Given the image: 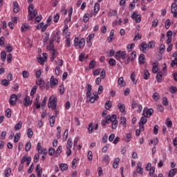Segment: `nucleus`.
<instances>
[{
	"label": "nucleus",
	"instance_id": "5",
	"mask_svg": "<svg viewBox=\"0 0 177 177\" xmlns=\"http://www.w3.org/2000/svg\"><path fill=\"white\" fill-rule=\"evenodd\" d=\"M73 16V7H71L68 11V18H66L64 20V30H68V26L67 24H68V23H70V21H71V17Z\"/></svg>",
	"mask_w": 177,
	"mask_h": 177
},
{
	"label": "nucleus",
	"instance_id": "62",
	"mask_svg": "<svg viewBox=\"0 0 177 177\" xmlns=\"http://www.w3.org/2000/svg\"><path fill=\"white\" fill-rule=\"evenodd\" d=\"M102 161L104 162H106V164H109V162H110V161L109 160V155L104 156Z\"/></svg>",
	"mask_w": 177,
	"mask_h": 177
},
{
	"label": "nucleus",
	"instance_id": "12",
	"mask_svg": "<svg viewBox=\"0 0 177 177\" xmlns=\"http://www.w3.org/2000/svg\"><path fill=\"white\" fill-rule=\"evenodd\" d=\"M99 128V124H96L95 126H93V122H90L88 124V133H93V131L97 130Z\"/></svg>",
	"mask_w": 177,
	"mask_h": 177
},
{
	"label": "nucleus",
	"instance_id": "24",
	"mask_svg": "<svg viewBox=\"0 0 177 177\" xmlns=\"http://www.w3.org/2000/svg\"><path fill=\"white\" fill-rule=\"evenodd\" d=\"M158 71V62H156L153 63L152 73L156 74Z\"/></svg>",
	"mask_w": 177,
	"mask_h": 177
},
{
	"label": "nucleus",
	"instance_id": "60",
	"mask_svg": "<svg viewBox=\"0 0 177 177\" xmlns=\"http://www.w3.org/2000/svg\"><path fill=\"white\" fill-rule=\"evenodd\" d=\"M152 97H153V100L157 102V100H158L160 99V95H158V93H153Z\"/></svg>",
	"mask_w": 177,
	"mask_h": 177
},
{
	"label": "nucleus",
	"instance_id": "38",
	"mask_svg": "<svg viewBox=\"0 0 177 177\" xmlns=\"http://www.w3.org/2000/svg\"><path fill=\"white\" fill-rule=\"evenodd\" d=\"M21 136V133H17L14 137V142L17 143V142H19V140H20Z\"/></svg>",
	"mask_w": 177,
	"mask_h": 177
},
{
	"label": "nucleus",
	"instance_id": "4",
	"mask_svg": "<svg viewBox=\"0 0 177 177\" xmlns=\"http://www.w3.org/2000/svg\"><path fill=\"white\" fill-rule=\"evenodd\" d=\"M56 106H57V98L53 95L48 100V107L52 110H56Z\"/></svg>",
	"mask_w": 177,
	"mask_h": 177
},
{
	"label": "nucleus",
	"instance_id": "26",
	"mask_svg": "<svg viewBox=\"0 0 177 177\" xmlns=\"http://www.w3.org/2000/svg\"><path fill=\"white\" fill-rule=\"evenodd\" d=\"M86 96H89V95L91 94V92H92V85L87 84L86 86Z\"/></svg>",
	"mask_w": 177,
	"mask_h": 177
},
{
	"label": "nucleus",
	"instance_id": "55",
	"mask_svg": "<svg viewBox=\"0 0 177 177\" xmlns=\"http://www.w3.org/2000/svg\"><path fill=\"white\" fill-rule=\"evenodd\" d=\"M26 151H30L31 150V142H28L26 145Z\"/></svg>",
	"mask_w": 177,
	"mask_h": 177
},
{
	"label": "nucleus",
	"instance_id": "32",
	"mask_svg": "<svg viewBox=\"0 0 177 177\" xmlns=\"http://www.w3.org/2000/svg\"><path fill=\"white\" fill-rule=\"evenodd\" d=\"M59 168L62 172H64V171H67V169H68V166L67 164L62 163L59 165Z\"/></svg>",
	"mask_w": 177,
	"mask_h": 177
},
{
	"label": "nucleus",
	"instance_id": "21",
	"mask_svg": "<svg viewBox=\"0 0 177 177\" xmlns=\"http://www.w3.org/2000/svg\"><path fill=\"white\" fill-rule=\"evenodd\" d=\"M13 12L14 13H19V11L20 10V6H19V3L17 1L13 2Z\"/></svg>",
	"mask_w": 177,
	"mask_h": 177
},
{
	"label": "nucleus",
	"instance_id": "6",
	"mask_svg": "<svg viewBox=\"0 0 177 177\" xmlns=\"http://www.w3.org/2000/svg\"><path fill=\"white\" fill-rule=\"evenodd\" d=\"M86 96L87 97V100L91 103H95V102L99 99V95L97 94V92H94L93 93H91L88 94V95Z\"/></svg>",
	"mask_w": 177,
	"mask_h": 177
},
{
	"label": "nucleus",
	"instance_id": "25",
	"mask_svg": "<svg viewBox=\"0 0 177 177\" xmlns=\"http://www.w3.org/2000/svg\"><path fill=\"white\" fill-rule=\"evenodd\" d=\"M62 138V127L58 126L57 127V133H56V138L60 139Z\"/></svg>",
	"mask_w": 177,
	"mask_h": 177
},
{
	"label": "nucleus",
	"instance_id": "19",
	"mask_svg": "<svg viewBox=\"0 0 177 177\" xmlns=\"http://www.w3.org/2000/svg\"><path fill=\"white\" fill-rule=\"evenodd\" d=\"M37 85H39L40 89H45V82L42 79L36 81Z\"/></svg>",
	"mask_w": 177,
	"mask_h": 177
},
{
	"label": "nucleus",
	"instance_id": "37",
	"mask_svg": "<svg viewBox=\"0 0 177 177\" xmlns=\"http://www.w3.org/2000/svg\"><path fill=\"white\" fill-rule=\"evenodd\" d=\"M56 122V117L52 115L50 118V125L51 127H55V122Z\"/></svg>",
	"mask_w": 177,
	"mask_h": 177
},
{
	"label": "nucleus",
	"instance_id": "15",
	"mask_svg": "<svg viewBox=\"0 0 177 177\" xmlns=\"http://www.w3.org/2000/svg\"><path fill=\"white\" fill-rule=\"evenodd\" d=\"M50 82L51 88H55V86H56V85L59 84V80H57V79H55V76H51Z\"/></svg>",
	"mask_w": 177,
	"mask_h": 177
},
{
	"label": "nucleus",
	"instance_id": "50",
	"mask_svg": "<svg viewBox=\"0 0 177 177\" xmlns=\"http://www.w3.org/2000/svg\"><path fill=\"white\" fill-rule=\"evenodd\" d=\"M83 21L84 23H88V21H89V13L84 14L83 16Z\"/></svg>",
	"mask_w": 177,
	"mask_h": 177
},
{
	"label": "nucleus",
	"instance_id": "35",
	"mask_svg": "<svg viewBox=\"0 0 177 177\" xmlns=\"http://www.w3.org/2000/svg\"><path fill=\"white\" fill-rule=\"evenodd\" d=\"M95 38V33L90 34L88 37L86 38V42L87 44H91L92 42V40Z\"/></svg>",
	"mask_w": 177,
	"mask_h": 177
},
{
	"label": "nucleus",
	"instance_id": "33",
	"mask_svg": "<svg viewBox=\"0 0 177 177\" xmlns=\"http://www.w3.org/2000/svg\"><path fill=\"white\" fill-rule=\"evenodd\" d=\"M118 84L120 86H125L126 83H125V81H124V77H120L118 80Z\"/></svg>",
	"mask_w": 177,
	"mask_h": 177
},
{
	"label": "nucleus",
	"instance_id": "36",
	"mask_svg": "<svg viewBox=\"0 0 177 177\" xmlns=\"http://www.w3.org/2000/svg\"><path fill=\"white\" fill-rule=\"evenodd\" d=\"M108 16L109 17H113V16H117V10H110L108 12Z\"/></svg>",
	"mask_w": 177,
	"mask_h": 177
},
{
	"label": "nucleus",
	"instance_id": "39",
	"mask_svg": "<svg viewBox=\"0 0 177 177\" xmlns=\"http://www.w3.org/2000/svg\"><path fill=\"white\" fill-rule=\"evenodd\" d=\"M142 77L144 80H149L150 78V73H149V71L145 70L144 71Z\"/></svg>",
	"mask_w": 177,
	"mask_h": 177
},
{
	"label": "nucleus",
	"instance_id": "41",
	"mask_svg": "<svg viewBox=\"0 0 177 177\" xmlns=\"http://www.w3.org/2000/svg\"><path fill=\"white\" fill-rule=\"evenodd\" d=\"M120 163V159L118 158H116L113 162V167L115 169H117L118 168V164Z\"/></svg>",
	"mask_w": 177,
	"mask_h": 177
},
{
	"label": "nucleus",
	"instance_id": "47",
	"mask_svg": "<svg viewBox=\"0 0 177 177\" xmlns=\"http://www.w3.org/2000/svg\"><path fill=\"white\" fill-rule=\"evenodd\" d=\"M9 84H10V82L6 79L3 80L1 82V85H3V86H8Z\"/></svg>",
	"mask_w": 177,
	"mask_h": 177
},
{
	"label": "nucleus",
	"instance_id": "9",
	"mask_svg": "<svg viewBox=\"0 0 177 177\" xmlns=\"http://www.w3.org/2000/svg\"><path fill=\"white\" fill-rule=\"evenodd\" d=\"M136 59V51H133L130 57L127 56V60L124 61L125 64H129L130 62H133Z\"/></svg>",
	"mask_w": 177,
	"mask_h": 177
},
{
	"label": "nucleus",
	"instance_id": "54",
	"mask_svg": "<svg viewBox=\"0 0 177 177\" xmlns=\"http://www.w3.org/2000/svg\"><path fill=\"white\" fill-rule=\"evenodd\" d=\"M37 93V86H34L30 91V96H34Z\"/></svg>",
	"mask_w": 177,
	"mask_h": 177
},
{
	"label": "nucleus",
	"instance_id": "48",
	"mask_svg": "<svg viewBox=\"0 0 177 177\" xmlns=\"http://www.w3.org/2000/svg\"><path fill=\"white\" fill-rule=\"evenodd\" d=\"M48 154L49 156H52L55 154H56V150L53 147H50L48 149Z\"/></svg>",
	"mask_w": 177,
	"mask_h": 177
},
{
	"label": "nucleus",
	"instance_id": "46",
	"mask_svg": "<svg viewBox=\"0 0 177 177\" xmlns=\"http://www.w3.org/2000/svg\"><path fill=\"white\" fill-rule=\"evenodd\" d=\"M27 135L29 139H31V138H32V135H34V132L32 131V129H31V128L28 129Z\"/></svg>",
	"mask_w": 177,
	"mask_h": 177
},
{
	"label": "nucleus",
	"instance_id": "45",
	"mask_svg": "<svg viewBox=\"0 0 177 177\" xmlns=\"http://www.w3.org/2000/svg\"><path fill=\"white\" fill-rule=\"evenodd\" d=\"M112 105H113V104L111 103V101H110V100L106 101V103H105L106 110H110V109H111Z\"/></svg>",
	"mask_w": 177,
	"mask_h": 177
},
{
	"label": "nucleus",
	"instance_id": "22",
	"mask_svg": "<svg viewBox=\"0 0 177 177\" xmlns=\"http://www.w3.org/2000/svg\"><path fill=\"white\" fill-rule=\"evenodd\" d=\"M138 62L140 64H145V62H146V57L145 56V54H140L139 55Z\"/></svg>",
	"mask_w": 177,
	"mask_h": 177
},
{
	"label": "nucleus",
	"instance_id": "49",
	"mask_svg": "<svg viewBox=\"0 0 177 177\" xmlns=\"http://www.w3.org/2000/svg\"><path fill=\"white\" fill-rule=\"evenodd\" d=\"M156 80H157L158 82H161V81L162 80V72H159V73H157Z\"/></svg>",
	"mask_w": 177,
	"mask_h": 177
},
{
	"label": "nucleus",
	"instance_id": "23",
	"mask_svg": "<svg viewBox=\"0 0 177 177\" xmlns=\"http://www.w3.org/2000/svg\"><path fill=\"white\" fill-rule=\"evenodd\" d=\"M32 102H31V101L30 100V97L26 96L24 98V106H26V107L30 106V104H32Z\"/></svg>",
	"mask_w": 177,
	"mask_h": 177
},
{
	"label": "nucleus",
	"instance_id": "14",
	"mask_svg": "<svg viewBox=\"0 0 177 177\" xmlns=\"http://www.w3.org/2000/svg\"><path fill=\"white\" fill-rule=\"evenodd\" d=\"M31 28V26H30V25H28V24H22L21 26V32H26V31H28V30H30Z\"/></svg>",
	"mask_w": 177,
	"mask_h": 177
},
{
	"label": "nucleus",
	"instance_id": "53",
	"mask_svg": "<svg viewBox=\"0 0 177 177\" xmlns=\"http://www.w3.org/2000/svg\"><path fill=\"white\" fill-rule=\"evenodd\" d=\"M100 72H101V69L100 68L94 70L93 71V75H94V77H97V75H100Z\"/></svg>",
	"mask_w": 177,
	"mask_h": 177
},
{
	"label": "nucleus",
	"instance_id": "58",
	"mask_svg": "<svg viewBox=\"0 0 177 177\" xmlns=\"http://www.w3.org/2000/svg\"><path fill=\"white\" fill-rule=\"evenodd\" d=\"M169 91L170 93H176L177 88H176V86H171L169 88Z\"/></svg>",
	"mask_w": 177,
	"mask_h": 177
},
{
	"label": "nucleus",
	"instance_id": "30",
	"mask_svg": "<svg viewBox=\"0 0 177 177\" xmlns=\"http://www.w3.org/2000/svg\"><path fill=\"white\" fill-rule=\"evenodd\" d=\"M62 151H63V147L62 146H59L55 151V156L56 157H59L60 154H62Z\"/></svg>",
	"mask_w": 177,
	"mask_h": 177
},
{
	"label": "nucleus",
	"instance_id": "57",
	"mask_svg": "<svg viewBox=\"0 0 177 177\" xmlns=\"http://www.w3.org/2000/svg\"><path fill=\"white\" fill-rule=\"evenodd\" d=\"M1 59L2 62H5V60H6V53L5 51L1 52Z\"/></svg>",
	"mask_w": 177,
	"mask_h": 177
},
{
	"label": "nucleus",
	"instance_id": "44",
	"mask_svg": "<svg viewBox=\"0 0 177 177\" xmlns=\"http://www.w3.org/2000/svg\"><path fill=\"white\" fill-rule=\"evenodd\" d=\"M147 122V116H145L143 115L140 120V122H139V124H146Z\"/></svg>",
	"mask_w": 177,
	"mask_h": 177
},
{
	"label": "nucleus",
	"instance_id": "52",
	"mask_svg": "<svg viewBox=\"0 0 177 177\" xmlns=\"http://www.w3.org/2000/svg\"><path fill=\"white\" fill-rule=\"evenodd\" d=\"M165 124L167 125V128H171L172 121L171 120V119H167L165 122Z\"/></svg>",
	"mask_w": 177,
	"mask_h": 177
},
{
	"label": "nucleus",
	"instance_id": "20",
	"mask_svg": "<svg viewBox=\"0 0 177 177\" xmlns=\"http://www.w3.org/2000/svg\"><path fill=\"white\" fill-rule=\"evenodd\" d=\"M167 45H169V44L172 42V31L171 30L167 31Z\"/></svg>",
	"mask_w": 177,
	"mask_h": 177
},
{
	"label": "nucleus",
	"instance_id": "42",
	"mask_svg": "<svg viewBox=\"0 0 177 177\" xmlns=\"http://www.w3.org/2000/svg\"><path fill=\"white\" fill-rule=\"evenodd\" d=\"M99 10H100V4L95 3L94 5V13H98Z\"/></svg>",
	"mask_w": 177,
	"mask_h": 177
},
{
	"label": "nucleus",
	"instance_id": "2",
	"mask_svg": "<svg viewBox=\"0 0 177 177\" xmlns=\"http://www.w3.org/2000/svg\"><path fill=\"white\" fill-rule=\"evenodd\" d=\"M38 15V11L37 10H34V5L30 3L28 6V20L31 21L32 19H35L37 15Z\"/></svg>",
	"mask_w": 177,
	"mask_h": 177
},
{
	"label": "nucleus",
	"instance_id": "11",
	"mask_svg": "<svg viewBox=\"0 0 177 177\" xmlns=\"http://www.w3.org/2000/svg\"><path fill=\"white\" fill-rule=\"evenodd\" d=\"M17 99H19V97H17V95L16 94L11 95L9 100V103L10 106H16V104H17Z\"/></svg>",
	"mask_w": 177,
	"mask_h": 177
},
{
	"label": "nucleus",
	"instance_id": "17",
	"mask_svg": "<svg viewBox=\"0 0 177 177\" xmlns=\"http://www.w3.org/2000/svg\"><path fill=\"white\" fill-rule=\"evenodd\" d=\"M136 172L137 174H140V175H143V169L142 168V162H137Z\"/></svg>",
	"mask_w": 177,
	"mask_h": 177
},
{
	"label": "nucleus",
	"instance_id": "34",
	"mask_svg": "<svg viewBox=\"0 0 177 177\" xmlns=\"http://www.w3.org/2000/svg\"><path fill=\"white\" fill-rule=\"evenodd\" d=\"M118 109H119L120 113H125V105L121 103L118 104Z\"/></svg>",
	"mask_w": 177,
	"mask_h": 177
},
{
	"label": "nucleus",
	"instance_id": "64",
	"mask_svg": "<svg viewBox=\"0 0 177 177\" xmlns=\"http://www.w3.org/2000/svg\"><path fill=\"white\" fill-rule=\"evenodd\" d=\"M176 10H177V4L176 3H173L171 4V12H176Z\"/></svg>",
	"mask_w": 177,
	"mask_h": 177
},
{
	"label": "nucleus",
	"instance_id": "27",
	"mask_svg": "<svg viewBox=\"0 0 177 177\" xmlns=\"http://www.w3.org/2000/svg\"><path fill=\"white\" fill-rule=\"evenodd\" d=\"M173 57H175V58H174V60L171 62V67L177 66V52L173 54Z\"/></svg>",
	"mask_w": 177,
	"mask_h": 177
},
{
	"label": "nucleus",
	"instance_id": "7",
	"mask_svg": "<svg viewBox=\"0 0 177 177\" xmlns=\"http://www.w3.org/2000/svg\"><path fill=\"white\" fill-rule=\"evenodd\" d=\"M115 58L116 60H121V59L122 60H125V59H127V52L121 50L116 52L115 54Z\"/></svg>",
	"mask_w": 177,
	"mask_h": 177
},
{
	"label": "nucleus",
	"instance_id": "40",
	"mask_svg": "<svg viewBox=\"0 0 177 177\" xmlns=\"http://www.w3.org/2000/svg\"><path fill=\"white\" fill-rule=\"evenodd\" d=\"M21 127H23V123L18 122L15 126V131H19V129H21Z\"/></svg>",
	"mask_w": 177,
	"mask_h": 177
},
{
	"label": "nucleus",
	"instance_id": "16",
	"mask_svg": "<svg viewBox=\"0 0 177 177\" xmlns=\"http://www.w3.org/2000/svg\"><path fill=\"white\" fill-rule=\"evenodd\" d=\"M147 48H149L150 49H151V48H154V46L153 45H141L140 46V50L143 52V53H146V52H147Z\"/></svg>",
	"mask_w": 177,
	"mask_h": 177
},
{
	"label": "nucleus",
	"instance_id": "51",
	"mask_svg": "<svg viewBox=\"0 0 177 177\" xmlns=\"http://www.w3.org/2000/svg\"><path fill=\"white\" fill-rule=\"evenodd\" d=\"M109 64L112 66H115V64H117V62L115 59H114V58H110L109 60Z\"/></svg>",
	"mask_w": 177,
	"mask_h": 177
},
{
	"label": "nucleus",
	"instance_id": "10",
	"mask_svg": "<svg viewBox=\"0 0 177 177\" xmlns=\"http://www.w3.org/2000/svg\"><path fill=\"white\" fill-rule=\"evenodd\" d=\"M131 19L135 20L136 23H140L142 21V17L139 15L138 11H135L133 14L131 15Z\"/></svg>",
	"mask_w": 177,
	"mask_h": 177
},
{
	"label": "nucleus",
	"instance_id": "28",
	"mask_svg": "<svg viewBox=\"0 0 177 177\" xmlns=\"http://www.w3.org/2000/svg\"><path fill=\"white\" fill-rule=\"evenodd\" d=\"M10 174H12V169L10 167H8L4 170V177H9L10 176Z\"/></svg>",
	"mask_w": 177,
	"mask_h": 177
},
{
	"label": "nucleus",
	"instance_id": "18",
	"mask_svg": "<svg viewBox=\"0 0 177 177\" xmlns=\"http://www.w3.org/2000/svg\"><path fill=\"white\" fill-rule=\"evenodd\" d=\"M75 45H85V39L82 38L80 39V38L75 37Z\"/></svg>",
	"mask_w": 177,
	"mask_h": 177
},
{
	"label": "nucleus",
	"instance_id": "1",
	"mask_svg": "<svg viewBox=\"0 0 177 177\" xmlns=\"http://www.w3.org/2000/svg\"><path fill=\"white\" fill-rule=\"evenodd\" d=\"M106 122H111L112 129H117L118 127V120H117V115H112L106 116Z\"/></svg>",
	"mask_w": 177,
	"mask_h": 177
},
{
	"label": "nucleus",
	"instance_id": "59",
	"mask_svg": "<svg viewBox=\"0 0 177 177\" xmlns=\"http://www.w3.org/2000/svg\"><path fill=\"white\" fill-rule=\"evenodd\" d=\"M96 66V62L91 61L89 63L88 67L90 69L95 68V66Z\"/></svg>",
	"mask_w": 177,
	"mask_h": 177
},
{
	"label": "nucleus",
	"instance_id": "43",
	"mask_svg": "<svg viewBox=\"0 0 177 177\" xmlns=\"http://www.w3.org/2000/svg\"><path fill=\"white\" fill-rule=\"evenodd\" d=\"M73 147V140L68 138L66 144V149H71Z\"/></svg>",
	"mask_w": 177,
	"mask_h": 177
},
{
	"label": "nucleus",
	"instance_id": "63",
	"mask_svg": "<svg viewBox=\"0 0 177 177\" xmlns=\"http://www.w3.org/2000/svg\"><path fill=\"white\" fill-rule=\"evenodd\" d=\"M59 91L60 95H64V86L63 84H61L59 86Z\"/></svg>",
	"mask_w": 177,
	"mask_h": 177
},
{
	"label": "nucleus",
	"instance_id": "3",
	"mask_svg": "<svg viewBox=\"0 0 177 177\" xmlns=\"http://www.w3.org/2000/svg\"><path fill=\"white\" fill-rule=\"evenodd\" d=\"M47 49L50 52L51 54L50 62H55V59L59 55V52H57V49L55 48V46L53 45H48Z\"/></svg>",
	"mask_w": 177,
	"mask_h": 177
},
{
	"label": "nucleus",
	"instance_id": "61",
	"mask_svg": "<svg viewBox=\"0 0 177 177\" xmlns=\"http://www.w3.org/2000/svg\"><path fill=\"white\" fill-rule=\"evenodd\" d=\"M55 64H57V66H59V67H62L63 66V59H57L55 60Z\"/></svg>",
	"mask_w": 177,
	"mask_h": 177
},
{
	"label": "nucleus",
	"instance_id": "8",
	"mask_svg": "<svg viewBox=\"0 0 177 177\" xmlns=\"http://www.w3.org/2000/svg\"><path fill=\"white\" fill-rule=\"evenodd\" d=\"M153 113H154V110L153 109L145 108L142 112V115H145L147 118H150V117L153 115Z\"/></svg>",
	"mask_w": 177,
	"mask_h": 177
},
{
	"label": "nucleus",
	"instance_id": "31",
	"mask_svg": "<svg viewBox=\"0 0 177 177\" xmlns=\"http://www.w3.org/2000/svg\"><path fill=\"white\" fill-rule=\"evenodd\" d=\"M177 174V169H172L169 171L168 176L169 177H174Z\"/></svg>",
	"mask_w": 177,
	"mask_h": 177
},
{
	"label": "nucleus",
	"instance_id": "29",
	"mask_svg": "<svg viewBox=\"0 0 177 177\" xmlns=\"http://www.w3.org/2000/svg\"><path fill=\"white\" fill-rule=\"evenodd\" d=\"M131 80L135 85L138 84V80H136V75L135 74V72H133L130 76Z\"/></svg>",
	"mask_w": 177,
	"mask_h": 177
},
{
	"label": "nucleus",
	"instance_id": "56",
	"mask_svg": "<svg viewBox=\"0 0 177 177\" xmlns=\"http://www.w3.org/2000/svg\"><path fill=\"white\" fill-rule=\"evenodd\" d=\"M53 39H55V44H60V37H59V35H55V36H53Z\"/></svg>",
	"mask_w": 177,
	"mask_h": 177
},
{
	"label": "nucleus",
	"instance_id": "13",
	"mask_svg": "<svg viewBox=\"0 0 177 177\" xmlns=\"http://www.w3.org/2000/svg\"><path fill=\"white\" fill-rule=\"evenodd\" d=\"M37 150L39 154H44V156H46L48 154V151L46 149L42 148V146L41 145V142L37 143Z\"/></svg>",
	"mask_w": 177,
	"mask_h": 177
}]
</instances>
